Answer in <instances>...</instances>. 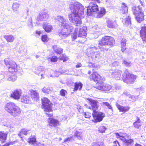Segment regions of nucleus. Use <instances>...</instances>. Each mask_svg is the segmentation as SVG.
<instances>
[{"mask_svg": "<svg viewBox=\"0 0 146 146\" xmlns=\"http://www.w3.org/2000/svg\"><path fill=\"white\" fill-rule=\"evenodd\" d=\"M98 12H97L96 15H94V16L98 18H101L106 13V10L104 7H100V10H98Z\"/></svg>", "mask_w": 146, "mask_h": 146, "instance_id": "nucleus-21", "label": "nucleus"}, {"mask_svg": "<svg viewBox=\"0 0 146 146\" xmlns=\"http://www.w3.org/2000/svg\"><path fill=\"white\" fill-rule=\"evenodd\" d=\"M106 128L104 126H100L98 128L99 131L101 133H103L105 132V131L106 130Z\"/></svg>", "mask_w": 146, "mask_h": 146, "instance_id": "nucleus-46", "label": "nucleus"}, {"mask_svg": "<svg viewBox=\"0 0 146 146\" xmlns=\"http://www.w3.org/2000/svg\"><path fill=\"white\" fill-rule=\"evenodd\" d=\"M132 11L135 16L136 19L138 22L140 23L143 20L144 17L143 13L139 7H136L133 6L132 7Z\"/></svg>", "mask_w": 146, "mask_h": 146, "instance_id": "nucleus-7", "label": "nucleus"}, {"mask_svg": "<svg viewBox=\"0 0 146 146\" xmlns=\"http://www.w3.org/2000/svg\"><path fill=\"white\" fill-rule=\"evenodd\" d=\"M119 63L117 61H115L113 62L112 64V65L113 66H116L118 65Z\"/></svg>", "mask_w": 146, "mask_h": 146, "instance_id": "nucleus-56", "label": "nucleus"}, {"mask_svg": "<svg viewBox=\"0 0 146 146\" xmlns=\"http://www.w3.org/2000/svg\"><path fill=\"white\" fill-rule=\"evenodd\" d=\"M97 48L95 47L88 48L87 49V54L93 59L98 60L102 56L100 52L97 50Z\"/></svg>", "mask_w": 146, "mask_h": 146, "instance_id": "nucleus-6", "label": "nucleus"}, {"mask_svg": "<svg viewBox=\"0 0 146 146\" xmlns=\"http://www.w3.org/2000/svg\"><path fill=\"white\" fill-rule=\"evenodd\" d=\"M7 127L10 128L9 130L10 131H13L15 129V127L11 124V125H7Z\"/></svg>", "mask_w": 146, "mask_h": 146, "instance_id": "nucleus-52", "label": "nucleus"}, {"mask_svg": "<svg viewBox=\"0 0 146 146\" xmlns=\"http://www.w3.org/2000/svg\"><path fill=\"white\" fill-rule=\"evenodd\" d=\"M42 108L44 111L49 113L52 112V104L49 100L46 98H44L42 99Z\"/></svg>", "mask_w": 146, "mask_h": 146, "instance_id": "nucleus-9", "label": "nucleus"}, {"mask_svg": "<svg viewBox=\"0 0 146 146\" xmlns=\"http://www.w3.org/2000/svg\"><path fill=\"white\" fill-rule=\"evenodd\" d=\"M69 7L71 12L68 15L70 21L76 26H80L82 24L80 16L84 14V6L76 2H70Z\"/></svg>", "mask_w": 146, "mask_h": 146, "instance_id": "nucleus-1", "label": "nucleus"}, {"mask_svg": "<svg viewBox=\"0 0 146 146\" xmlns=\"http://www.w3.org/2000/svg\"><path fill=\"white\" fill-rule=\"evenodd\" d=\"M43 27L45 31L47 32H49L51 31L52 29V27L51 25L47 23H43Z\"/></svg>", "mask_w": 146, "mask_h": 146, "instance_id": "nucleus-28", "label": "nucleus"}, {"mask_svg": "<svg viewBox=\"0 0 146 146\" xmlns=\"http://www.w3.org/2000/svg\"><path fill=\"white\" fill-rule=\"evenodd\" d=\"M20 5L19 3L17 2L14 3L12 6L13 11L14 12L17 11L18 10Z\"/></svg>", "mask_w": 146, "mask_h": 146, "instance_id": "nucleus-36", "label": "nucleus"}, {"mask_svg": "<svg viewBox=\"0 0 146 146\" xmlns=\"http://www.w3.org/2000/svg\"><path fill=\"white\" fill-rule=\"evenodd\" d=\"M128 10V7L127 5L124 3H122L120 9L121 13L123 14H125L127 12Z\"/></svg>", "mask_w": 146, "mask_h": 146, "instance_id": "nucleus-27", "label": "nucleus"}, {"mask_svg": "<svg viewBox=\"0 0 146 146\" xmlns=\"http://www.w3.org/2000/svg\"><path fill=\"white\" fill-rule=\"evenodd\" d=\"M59 58L60 59L63 60L64 62L66 61L68 59L66 55L64 54H61L60 55Z\"/></svg>", "mask_w": 146, "mask_h": 146, "instance_id": "nucleus-44", "label": "nucleus"}, {"mask_svg": "<svg viewBox=\"0 0 146 146\" xmlns=\"http://www.w3.org/2000/svg\"><path fill=\"white\" fill-rule=\"evenodd\" d=\"M122 71L120 70L115 69L109 70V76L114 78L116 80H119L121 78L126 83L132 84L135 79L136 77L133 74H130L127 69H126L121 77Z\"/></svg>", "mask_w": 146, "mask_h": 146, "instance_id": "nucleus-2", "label": "nucleus"}, {"mask_svg": "<svg viewBox=\"0 0 146 146\" xmlns=\"http://www.w3.org/2000/svg\"><path fill=\"white\" fill-rule=\"evenodd\" d=\"M126 40L125 38H123L121 41V46H125L126 45Z\"/></svg>", "mask_w": 146, "mask_h": 146, "instance_id": "nucleus-49", "label": "nucleus"}, {"mask_svg": "<svg viewBox=\"0 0 146 146\" xmlns=\"http://www.w3.org/2000/svg\"><path fill=\"white\" fill-rule=\"evenodd\" d=\"M123 142L124 146H133L134 143V141L132 139H129L128 137Z\"/></svg>", "mask_w": 146, "mask_h": 146, "instance_id": "nucleus-24", "label": "nucleus"}, {"mask_svg": "<svg viewBox=\"0 0 146 146\" xmlns=\"http://www.w3.org/2000/svg\"><path fill=\"white\" fill-rule=\"evenodd\" d=\"M140 34L143 41L146 42V25L142 27V29L140 31Z\"/></svg>", "mask_w": 146, "mask_h": 146, "instance_id": "nucleus-23", "label": "nucleus"}, {"mask_svg": "<svg viewBox=\"0 0 146 146\" xmlns=\"http://www.w3.org/2000/svg\"><path fill=\"white\" fill-rule=\"evenodd\" d=\"M21 102L27 104H30L31 103L30 99L27 95L23 96L21 98Z\"/></svg>", "mask_w": 146, "mask_h": 146, "instance_id": "nucleus-26", "label": "nucleus"}, {"mask_svg": "<svg viewBox=\"0 0 146 146\" xmlns=\"http://www.w3.org/2000/svg\"><path fill=\"white\" fill-rule=\"evenodd\" d=\"M37 69L39 71H42L44 70V69L43 67H40Z\"/></svg>", "mask_w": 146, "mask_h": 146, "instance_id": "nucleus-58", "label": "nucleus"}, {"mask_svg": "<svg viewBox=\"0 0 146 146\" xmlns=\"http://www.w3.org/2000/svg\"><path fill=\"white\" fill-rule=\"evenodd\" d=\"M84 116L86 118H89L91 116V114L88 112H84L83 113Z\"/></svg>", "mask_w": 146, "mask_h": 146, "instance_id": "nucleus-48", "label": "nucleus"}, {"mask_svg": "<svg viewBox=\"0 0 146 146\" xmlns=\"http://www.w3.org/2000/svg\"><path fill=\"white\" fill-rule=\"evenodd\" d=\"M52 48L54 51L57 54H60L62 52L63 49L59 47H57L56 45H54Z\"/></svg>", "mask_w": 146, "mask_h": 146, "instance_id": "nucleus-34", "label": "nucleus"}, {"mask_svg": "<svg viewBox=\"0 0 146 146\" xmlns=\"http://www.w3.org/2000/svg\"><path fill=\"white\" fill-rule=\"evenodd\" d=\"M78 31V28H76L74 31V33L72 35V40L76 39L77 37V34Z\"/></svg>", "mask_w": 146, "mask_h": 146, "instance_id": "nucleus-42", "label": "nucleus"}, {"mask_svg": "<svg viewBox=\"0 0 146 146\" xmlns=\"http://www.w3.org/2000/svg\"><path fill=\"white\" fill-rule=\"evenodd\" d=\"M31 97L34 101H37L39 99L38 93L36 91L32 90L31 91Z\"/></svg>", "mask_w": 146, "mask_h": 146, "instance_id": "nucleus-20", "label": "nucleus"}, {"mask_svg": "<svg viewBox=\"0 0 146 146\" xmlns=\"http://www.w3.org/2000/svg\"><path fill=\"white\" fill-rule=\"evenodd\" d=\"M57 57L55 56H52L48 58L49 61H50L53 62H56L57 60Z\"/></svg>", "mask_w": 146, "mask_h": 146, "instance_id": "nucleus-45", "label": "nucleus"}, {"mask_svg": "<svg viewBox=\"0 0 146 146\" xmlns=\"http://www.w3.org/2000/svg\"><path fill=\"white\" fill-rule=\"evenodd\" d=\"M5 109L14 117L19 116L21 112L20 108L12 102L6 104L5 106Z\"/></svg>", "mask_w": 146, "mask_h": 146, "instance_id": "nucleus-4", "label": "nucleus"}, {"mask_svg": "<svg viewBox=\"0 0 146 146\" xmlns=\"http://www.w3.org/2000/svg\"><path fill=\"white\" fill-rule=\"evenodd\" d=\"M115 88L116 89V90H118L121 89V87L117 85L115 86Z\"/></svg>", "mask_w": 146, "mask_h": 146, "instance_id": "nucleus-60", "label": "nucleus"}, {"mask_svg": "<svg viewBox=\"0 0 146 146\" xmlns=\"http://www.w3.org/2000/svg\"><path fill=\"white\" fill-rule=\"evenodd\" d=\"M49 125L52 127H55L59 125V121L53 118H50L48 119Z\"/></svg>", "mask_w": 146, "mask_h": 146, "instance_id": "nucleus-17", "label": "nucleus"}, {"mask_svg": "<svg viewBox=\"0 0 146 146\" xmlns=\"http://www.w3.org/2000/svg\"><path fill=\"white\" fill-rule=\"evenodd\" d=\"M115 136L117 139L119 138L123 142L125 140L128 136L127 135V134L126 133H114Z\"/></svg>", "mask_w": 146, "mask_h": 146, "instance_id": "nucleus-16", "label": "nucleus"}, {"mask_svg": "<svg viewBox=\"0 0 146 146\" xmlns=\"http://www.w3.org/2000/svg\"><path fill=\"white\" fill-rule=\"evenodd\" d=\"M66 91L63 89H62L60 92V94L61 96H64L65 95V93L66 92Z\"/></svg>", "mask_w": 146, "mask_h": 146, "instance_id": "nucleus-53", "label": "nucleus"}, {"mask_svg": "<svg viewBox=\"0 0 146 146\" xmlns=\"http://www.w3.org/2000/svg\"><path fill=\"white\" fill-rule=\"evenodd\" d=\"M101 32H100V31H96L95 33H94V35H97L96 36H95V38H96L97 37H98V36L100 35Z\"/></svg>", "mask_w": 146, "mask_h": 146, "instance_id": "nucleus-57", "label": "nucleus"}, {"mask_svg": "<svg viewBox=\"0 0 146 146\" xmlns=\"http://www.w3.org/2000/svg\"><path fill=\"white\" fill-rule=\"evenodd\" d=\"M22 94L21 89H18L14 91L11 94V97L15 100H18Z\"/></svg>", "mask_w": 146, "mask_h": 146, "instance_id": "nucleus-13", "label": "nucleus"}, {"mask_svg": "<svg viewBox=\"0 0 146 146\" xmlns=\"http://www.w3.org/2000/svg\"><path fill=\"white\" fill-rule=\"evenodd\" d=\"M99 48L102 51L108 50L109 49V48L106 47V46H101Z\"/></svg>", "mask_w": 146, "mask_h": 146, "instance_id": "nucleus-55", "label": "nucleus"}, {"mask_svg": "<svg viewBox=\"0 0 146 146\" xmlns=\"http://www.w3.org/2000/svg\"><path fill=\"white\" fill-rule=\"evenodd\" d=\"M15 141H12L9 142V143H8V145H13L14 144H15Z\"/></svg>", "mask_w": 146, "mask_h": 146, "instance_id": "nucleus-63", "label": "nucleus"}, {"mask_svg": "<svg viewBox=\"0 0 146 146\" xmlns=\"http://www.w3.org/2000/svg\"><path fill=\"white\" fill-rule=\"evenodd\" d=\"M92 115L94 119L93 121L94 123L101 121L105 116L104 113L102 112H98L96 111L93 112Z\"/></svg>", "mask_w": 146, "mask_h": 146, "instance_id": "nucleus-11", "label": "nucleus"}, {"mask_svg": "<svg viewBox=\"0 0 146 146\" xmlns=\"http://www.w3.org/2000/svg\"><path fill=\"white\" fill-rule=\"evenodd\" d=\"M116 105L120 112H122L124 113H125L128 111L130 108L128 106L124 107L123 106H121L117 103H116Z\"/></svg>", "mask_w": 146, "mask_h": 146, "instance_id": "nucleus-22", "label": "nucleus"}, {"mask_svg": "<svg viewBox=\"0 0 146 146\" xmlns=\"http://www.w3.org/2000/svg\"><path fill=\"white\" fill-rule=\"evenodd\" d=\"M7 134L4 132H0V141L2 143H4L6 140Z\"/></svg>", "mask_w": 146, "mask_h": 146, "instance_id": "nucleus-31", "label": "nucleus"}, {"mask_svg": "<svg viewBox=\"0 0 146 146\" xmlns=\"http://www.w3.org/2000/svg\"><path fill=\"white\" fill-rule=\"evenodd\" d=\"M55 19L56 20H57L61 23V25L63 27V24H67L68 25H70V23L69 22L66 20L63 17L59 15L57 17L55 18Z\"/></svg>", "mask_w": 146, "mask_h": 146, "instance_id": "nucleus-18", "label": "nucleus"}, {"mask_svg": "<svg viewBox=\"0 0 146 146\" xmlns=\"http://www.w3.org/2000/svg\"><path fill=\"white\" fill-rule=\"evenodd\" d=\"M90 104L91 106V107H89V108L92 109L93 110V112L96 111V110L98 108V102L96 100H94L91 99H88Z\"/></svg>", "mask_w": 146, "mask_h": 146, "instance_id": "nucleus-12", "label": "nucleus"}, {"mask_svg": "<svg viewBox=\"0 0 146 146\" xmlns=\"http://www.w3.org/2000/svg\"><path fill=\"white\" fill-rule=\"evenodd\" d=\"M90 79L97 82L96 88L98 89L104 91L113 92L111 86L104 83L102 81V77L96 72H94L90 76Z\"/></svg>", "mask_w": 146, "mask_h": 146, "instance_id": "nucleus-3", "label": "nucleus"}, {"mask_svg": "<svg viewBox=\"0 0 146 146\" xmlns=\"http://www.w3.org/2000/svg\"><path fill=\"white\" fill-rule=\"evenodd\" d=\"M103 143L101 142H94L92 144V146H102Z\"/></svg>", "mask_w": 146, "mask_h": 146, "instance_id": "nucleus-47", "label": "nucleus"}, {"mask_svg": "<svg viewBox=\"0 0 146 146\" xmlns=\"http://www.w3.org/2000/svg\"><path fill=\"white\" fill-rule=\"evenodd\" d=\"M122 64L124 66L126 67H130L132 64L130 61L125 59H123Z\"/></svg>", "mask_w": 146, "mask_h": 146, "instance_id": "nucleus-38", "label": "nucleus"}, {"mask_svg": "<svg viewBox=\"0 0 146 146\" xmlns=\"http://www.w3.org/2000/svg\"><path fill=\"white\" fill-rule=\"evenodd\" d=\"M86 29V27L85 26L83 27L80 28L78 35V37L83 38L85 37L87 35Z\"/></svg>", "mask_w": 146, "mask_h": 146, "instance_id": "nucleus-19", "label": "nucleus"}, {"mask_svg": "<svg viewBox=\"0 0 146 146\" xmlns=\"http://www.w3.org/2000/svg\"><path fill=\"white\" fill-rule=\"evenodd\" d=\"M122 21L124 25L126 26L129 25L131 24V18L129 16H127Z\"/></svg>", "mask_w": 146, "mask_h": 146, "instance_id": "nucleus-33", "label": "nucleus"}, {"mask_svg": "<svg viewBox=\"0 0 146 146\" xmlns=\"http://www.w3.org/2000/svg\"><path fill=\"white\" fill-rule=\"evenodd\" d=\"M82 66V65L81 63H78L76 65V68H80Z\"/></svg>", "mask_w": 146, "mask_h": 146, "instance_id": "nucleus-59", "label": "nucleus"}, {"mask_svg": "<svg viewBox=\"0 0 146 146\" xmlns=\"http://www.w3.org/2000/svg\"><path fill=\"white\" fill-rule=\"evenodd\" d=\"M29 131L25 129H22L21 130V131L20 133L18 135L21 136L22 134L26 135L28 133Z\"/></svg>", "mask_w": 146, "mask_h": 146, "instance_id": "nucleus-43", "label": "nucleus"}, {"mask_svg": "<svg viewBox=\"0 0 146 146\" xmlns=\"http://www.w3.org/2000/svg\"><path fill=\"white\" fill-rule=\"evenodd\" d=\"M113 143H115V144H117H117H118V145L119 146H120V145H119V143L117 141H114V142H113Z\"/></svg>", "mask_w": 146, "mask_h": 146, "instance_id": "nucleus-64", "label": "nucleus"}, {"mask_svg": "<svg viewBox=\"0 0 146 146\" xmlns=\"http://www.w3.org/2000/svg\"><path fill=\"white\" fill-rule=\"evenodd\" d=\"M15 73L13 75H11L8 78L7 80L9 81H12V82L15 81L17 79V77L15 75L16 72H14Z\"/></svg>", "mask_w": 146, "mask_h": 146, "instance_id": "nucleus-40", "label": "nucleus"}, {"mask_svg": "<svg viewBox=\"0 0 146 146\" xmlns=\"http://www.w3.org/2000/svg\"><path fill=\"white\" fill-rule=\"evenodd\" d=\"M125 46H121V51L122 52H124L126 49Z\"/></svg>", "mask_w": 146, "mask_h": 146, "instance_id": "nucleus-62", "label": "nucleus"}, {"mask_svg": "<svg viewBox=\"0 0 146 146\" xmlns=\"http://www.w3.org/2000/svg\"><path fill=\"white\" fill-rule=\"evenodd\" d=\"M41 39L42 41L44 42H46L48 40V38L46 35H43L42 36Z\"/></svg>", "mask_w": 146, "mask_h": 146, "instance_id": "nucleus-50", "label": "nucleus"}, {"mask_svg": "<svg viewBox=\"0 0 146 146\" xmlns=\"http://www.w3.org/2000/svg\"><path fill=\"white\" fill-rule=\"evenodd\" d=\"M134 127L137 128H139L141 125V121L138 117H137V120L133 123Z\"/></svg>", "mask_w": 146, "mask_h": 146, "instance_id": "nucleus-35", "label": "nucleus"}, {"mask_svg": "<svg viewBox=\"0 0 146 146\" xmlns=\"http://www.w3.org/2000/svg\"><path fill=\"white\" fill-rule=\"evenodd\" d=\"M106 23L107 27L110 28H115L117 26L116 21L111 19H106Z\"/></svg>", "mask_w": 146, "mask_h": 146, "instance_id": "nucleus-14", "label": "nucleus"}, {"mask_svg": "<svg viewBox=\"0 0 146 146\" xmlns=\"http://www.w3.org/2000/svg\"><path fill=\"white\" fill-rule=\"evenodd\" d=\"M98 6L95 3H90L87 9V14L88 15H94L98 12Z\"/></svg>", "mask_w": 146, "mask_h": 146, "instance_id": "nucleus-10", "label": "nucleus"}, {"mask_svg": "<svg viewBox=\"0 0 146 146\" xmlns=\"http://www.w3.org/2000/svg\"><path fill=\"white\" fill-rule=\"evenodd\" d=\"M64 29L59 30L58 32V35L61 38H65L69 35L73 29V27L71 25H68L65 23L62 25Z\"/></svg>", "mask_w": 146, "mask_h": 146, "instance_id": "nucleus-5", "label": "nucleus"}, {"mask_svg": "<svg viewBox=\"0 0 146 146\" xmlns=\"http://www.w3.org/2000/svg\"><path fill=\"white\" fill-rule=\"evenodd\" d=\"M107 36H105L99 40L98 44L101 46L107 45Z\"/></svg>", "mask_w": 146, "mask_h": 146, "instance_id": "nucleus-29", "label": "nucleus"}, {"mask_svg": "<svg viewBox=\"0 0 146 146\" xmlns=\"http://www.w3.org/2000/svg\"><path fill=\"white\" fill-rule=\"evenodd\" d=\"M48 15L46 13H41L37 16L36 20L38 21H45L48 19Z\"/></svg>", "mask_w": 146, "mask_h": 146, "instance_id": "nucleus-15", "label": "nucleus"}, {"mask_svg": "<svg viewBox=\"0 0 146 146\" xmlns=\"http://www.w3.org/2000/svg\"><path fill=\"white\" fill-rule=\"evenodd\" d=\"M4 38L8 42H12L14 40L15 37L12 35H4Z\"/></svg>", "mask_w": 146, "mask_h": 146, "instance_id": "nucleus-32", "label": "nucleus"}, {"mask_svg": "<svg viewBox=\"0 0 146 146\" xmlns=\"http://www.w3.org/2000/svg\"><path fill=\"white\" fill-rule=\"evenodd\" d=\"M107 45L112 47L113 46L115 42V40L114 38L111 36H107Z\"/></svg>", "mask_w": 146, "mask_h": 146, "instance_id": "nucleus-25", "label": "nucleus"}, {"mask_svg": "<svg viewBox=\"0 0 146 146\" xmlns=\"http://www.w3.org/2000/svg\"><path fill=\"white\" fill-rule=\"evenodd\" d=\"M74 135L79 140H81L82 139L83 133H82V130L79 129L78 130L76 131L74 134Z\"/></svg>", "mask_w": 146, "mask_h": 146, "instance_id": "nucleus-30", "label": "nucleus"}, {"mask_svg": "<svg viewBox=\"0 0 146 146\" xmlns=\"http://www.w3.org/2000/svg\"><path fill=\"white\" fill-rule=\"evenodd\" d=\"M75 87L74 88V91H77L78 89L80 90L82 87L83 84L81 82L76 83L75 84Z\"/></svg>", "mask_w": 146, "mask_h": 146, "instance_id": "nucleus-37", "label": "nucleus"}, {"mask_svg": "<svg viewBox=\"0 0 146 146\" xmlns=\"http://www.w3.org/2000/svg\"><path fill=\"white\" fill-rule=\"evenodd\" d=\"M73 140V137H70L68 138L65 139L64 140V141L65 142H69L71 140Z\"/></svg>", "mask_w": 146, "mask_h": 146, "instance_id": "nucleus-54", "label": "nucleus"}, {"mask_svg": "<svg viewBox=\"0 0 146 146\" xmlns=\"http://www.w3.org/2000/svg\"><path fill=\"white\" fill-rule=\"evenodd\" d=\"M46 114L47 115H48V117H51L53 115V114L52 113H46Z\"/></svg>", "mask_w": 146, "mask_h": 146, "instance_id": "nucleus-61", "label": "nucleus"}, {"mask_svg": "<svg viewBox=\"0 0 146 146\" xmlns=\"http://www.w3.org/2000/svg\"><path fill=\"white\" fill-rule=\"evenodd\" d=\"M103 105H105L107 106L108 109H111V110H112L113 109L112 107L107 102H103Z\"/></svg>", "mask_w": 146, "mask_h": 146, "instance_id": "nucleus-51", "label": "nucleus"}, {"mask_svg": "<svg viewBox=\"0 0 146 146\" xmlns=\"http://www.w3.org/2000/svg\"><path fill=\"white\" fill-rule=\"evenodd\" d=\"M42 91L44 93L48 94L52 92V88L44 87L42 89Z\"/></svg>", "mask_w": 146, "mask_h": 146, "instance_id": "nucleus-39", "label": "nucleus"}, {"mask_svg": "<svg viewBox=\"0 0 146 146\" xmlns=\"http://www.w3.org/2000/svg\"><path fill=\"white\" fill-rule=\"evenodd\" d=\"M28 142L29 143L33 144L36 142V139L35 137L33 136L31 138H29L28 139Z\"/></svg>", "mask_w": 146, "mask_h": 146, "instance_id": "nucleus-41", "label": "nucleus"}, {"mask_svg": "<svg viewBox=\"0 0 146 146\" xmlns=\"http://www.w3.org/2000/svg\"><path fill=\"white\" fill-rule=\"evenodd\" d=\"M4 61L6 66L8 68L9 71L11 73L16 72L17 70V65L15 62L9 58H6Z\"/></svg>", "mask_w": 146, "mask_h": 146, "instance_id": "nucleus-8", "label": "nucleus"}]
</instances>
